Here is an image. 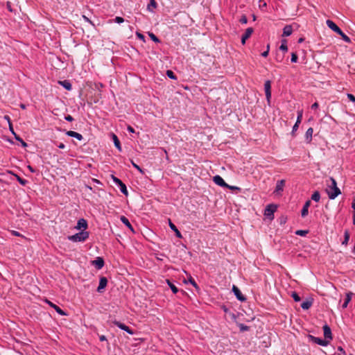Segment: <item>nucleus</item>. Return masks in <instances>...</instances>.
<instances>
[{
  "instance_id": "45",
  "label": "nucleus",
  "mask_w": 355,
  "mask_h": 355,
  "mask_svg": "<svg viewBox=\"0 0 355 355\" xmlns=\"http://www.w3.org/2000/svg\"><path fill=\"white\" fill-rule=\"evenodd\" d=\"M189 282L193 286L196 288H198V284H196V282H195V280L193 279V278L192 277H189Z\"/></svg>"
},
{
  "instance_id": "38",
  "label": "nucleus",
  "mask_w": 355,
  "mask_h": 355,
  "mask_svg": "<svg viewBox=\"0 0 355 355\" xmlns=\"http://www.w3.org/2000/svg\"><path fill=\"white\" fill-rule=\"evenodd\" d=\"M338 35L342 37V39H343L345 42H347V43L351 42V40H350V38H349L347 35H345V34L343 32V31H341V33H339Z\"/></svg>"
},
{
  "instance_id": "41",
  "label": "nucleus",
  "mask_w": 355,
  "mask_h": 355,
  "mask_svg": "<svg viewBox=\"0 0 355 355\" xmlns=\"http://www.w3.org/2000/svg\"><path fill=\"white\" fill-rule=\"evenodd\" d=\"M298 60V56L297 55L296 53H291V62L293 63H296Z\"/></svg>"
},
{
  "instance_id": "23",
  "label": "nucleus",
  "mask_w": 355,
  "mask_h": 355,
  "mask_svg": "<svg viewBox=\"0 0 355 355\" xmlns=\"http://www.w3.org/2000/svg\"><path fill=\"white\" fill-rule=\"evenodd\" d=\"M293 33V28L291 25H286L283 28V37L290 36Z\"/></svg>"
},
{
  "instance_id": "24",
  "label": "nucleus",
  "mask_w": 355,
  "mask_h": 355,
  "mask_svg": "<svg viewBox=\"0 0 355 355\" xmlns=\"http://www.w3.org/2000/svg\"><path fill=\"white\" fill-rule=\"evenodd\" d=\"M7 172L8 173H10V174L13 175L16 178V179L18 181V182L20 184H21L22 186H25L28 183V180H26V179L21 178L20 176H19L18 175L14 173L13 172L10 171H8Z\"/></svg>"
},
{
  "instance_id": "62",
  "label": "nucleus",
  "mask_w": 355,
  "mask_h": 355,
  "mask_svg": "<svg viewBox=\"0 0 355 355\" xmlns=\"http://www.w3.org/2000/svg\"><path fill=\"white\" fill-rule=\"evenodd\" d=\"M28 168L32 173H35V170L32 166H28Z\"/></svg>"
},
{
  "instance_id": "35",
  "label": "nucleus",
  "mask_w": 355,
  "mask_h": 355,
  "mask_svg": "<svg viewBox=\"0 0 355 355\" xmlns=\"http://www.w3.org/2000/svg\"><path fill=\"white\" fill-rule=\"evenodd\" d=\"M148 34L150 38L155 43H159L161 42L160 40L154 33L148 32Z\"/></svg>"
},
{
  "instance_id": "6",
  "label": "nucleus",
  "mask_w": 355,
  "mask_h": 355,
  "mask_svg": "<svg viewBox=\"0 0 355 355\" xmlns=\"http://www.w3.org/2000/svg\"><path fill=\"white\" fill-rule=\"evenodd\" d=\"M112 323L115 326L120 328L121 329L125 331L128 334H129L130 335H133L135 334V332L132 329H131L129 327H128L127 325H125V324H123L119 321L114 320L112 321Z\"/></svg>"
},
{
  "instance_id": "64",
  "label": "nucleus",
  "mask_w": 355,
  "mask_h": 355,
  "mask_svg": "<svg viewBox=\"0 0 355 355\" xmlns=\"http://www.w3.org/2000/svg\"><path fill=\"white\" fill-rule=\"evenodd\" d=\"M352 207L353 208L354 210H355V196L352 203Z\"/></svg>"
},
{
  "instance_id": "7",
  "label": "nucleus",
  "mask_w": 355,
  "mask_h": 355,
  "mask_svg": "<svg viewBox=\"0 0 355 355\" xmlns=\"http://www.w3.org/2000/svg\"><path fill=\"white\" fill-rule=\"evenodd\" d=\"M232 292L234 293V295L236 296V299L241 302H245L246 301V297L244 295L242 294L240 289L235 285H233L232 286Z\"/></svg>"
},
{
  "instance_id": "48",
  "label": "nucleus",
  "mask_w": 355,
  "mask_h": 355,
  "mask_svg": "<svg viewBox=\"0 0 355 355\" xmlns=\"http://www.w3.org/2000/svg\"><path fill=\"white\" fill-rule=\"evenodd\" d=\"M114 21L117 24H121L124 21V19L121 17H116Z\"/></svg>"
},
{
  "instance_id": "26",
  "label": "nucleus",
  "mask_w": 355,
  "mask_h": 355,
  "mask_svg": "<svg viewBox=\"0 0 355 355\" xmlns=\"http://www.w3.org/2000/svg\"><path fill=\"white\" fill-rule=\"evenodd\" d=\"M313 304V300H306L301 304V307L304 310L309 309Z\"/></svg>"
},
{
  "instance_id": "33",
  "label": "nucleus",
  "mask_w": 355,
  "mask_h": 355,
  "mask_svg": "<svg viewBox=\"0 0 355 355\" xmlns=\"http://www.w3.org/2000/svg\"><path fill=\"white\" fill-rule=\"evenodd\" d=\"M279 49L286 52L288 51V46H287V40H282V44L279 46Z\"/></svg>"
},
{
  "instance_id": "14",
  "label": "nucleus",
  "mask_w": 355,
  "mask_h": 355,
  "mask_svg": "<svg viewBox=\"0 0 355 355\" xmlns=\"http://www.w3.org/2000/svg\"><path fill=\"white\" fill-rule=\"evenodd\" d=\"M253 31H254V30L251 27L248 28L245 30V33L241 37V43H242V44H245V41L251 36V35L252 34Z\"/></svg>"
},
{
  "instance_id": "49",
  "label": "nucleus",
  "mask_w": 355,
  "mask_h": 355,
  "mask_svg": "<svg viewBox=\"0 0 355 355\" xmlns=\"http://www.w3.org/2000/svg\"><path fill=\"white\" fill-rule=\"evenodd\" d=\"M269 49H270V45H269V44H268V45H267V49H266V51H265L264 52H263V53H261V55H262L263 57H267V56H268V53H269Z\"/></svg>"
},
{
  "instance_id": "60",
  "label": "nucleus",
  "mask_w": 355,
  "mask_h": 355,
  "mask_svg": "<svg viewBox=\"0 0 355 355\" xmlns=\"http://www.w3.org/2000/svg\"><path fill=\"white\" fill-rule=\"evenodd\" d=\"M58 146L60 149H63L65 148V145L63 143H60Z\"/></svg>"
},
{
  "instance_id": "27",
  "label": "nucleus",
  "mask_w": 355,
  "mask_h": 355,
  "mask_svg": "<svg viewBox=\"0 0 355 355\" xmlns=\"http://www.w3.org/2000/svg\"><path fill=\"white\" fill-rule=\"evenodd\" d=\"M352 293H351V292L346 293V297H345V302L342 305L343 309H346L347 307L349 302L352 300Z\"/></svg>"
},
{
  "instance_id": "20",
  "label": "nucleus",
  "mask_w": 355,
  "mask_h": 355,
  "mask_svg": "<svg viewBox=\"0 0 355 355\" xmlns=\"http://www.w3.org/2000/svg\"><path fill=\"white\" fill-rule=\"evenodd\" d=\"M58 84L62 86L65 89L70 91L72 89V85L69 80H59Z\"/></svg>"
},
{
  "instance_id": "63",
  "label": "nucleus",
  "mask_w": 355,
  "mask_h": 355,
  "mask_svg": "<svg viewBox=\"0 0 355 355\" xmlns=\"http://www.w3.org/2000/svg\"><path fill=\"white\" fill-rule=\"evenodd\" d=\"M9 128H10V131L15 135V133L13 130L12 125L11 123H9Z\"/></svg>"
},
{
  "instance_id": "42",
  "label": "nucleus",
  "mask_w": 355,
  "mask_h": 355,
  "mask_svg": "<svg viewBox=\"0 0 355 355\" xmlns=\"http://www.w3.org/2000/svg\"><path fill=\"white\" fill-rule=\"evenodd\" d=\"M292 297L293 298L294 301L295 302H300L301 300V298L299 296V295L295 293V292H293L292 295H291Z\"/></svg>"
},
{
  "instance_id": "34",
  "label": "nucleus",
  "mask_w": 355,
  "mask_h": 355,
  "mask_svg": "<svg viewBox=\"0 0 355 355\" xmlns=\"http://www.w3.org/2000/svg\"><path fill=\"white\" fill-rule=\"evenodd\" d=\"M237 326L239 327V328L241 332L246 331L250 329L249 326H247L243 323H238Z\"/></svg>"
},
{
  "instance_id": "50",
  "label": "nucleus",
  "mask_w": 355,
  "mask_h": 355,
  "mask_svg": "<svg viewBox=\"0 0 355 355\" xmlns=\"http://www.w3.org/2000/svg\"><path fill=\"white\" fill-rule=\"evenodd\" d=\"M83 19H84L85 21H87V22L89 23V24H92L93 26H95V25L94 24V23H93V22H92V21H91V20H90L87 17H86L85 15H83Z\"/></svg>"
},
{
  "instance_id": "40",
  "label": "nucleus",
  "mask_w": 355,
  "mask_h": 355,
  "mask_svg": "<svg viewBox=\"0 0 355 355\" xmlns=\"http://www.w3.org/2000/svg\"><path fill=\"white\" fill-rule=\"evenodd\" d=\"M131 163L133 167L138 170L140 172V173H141L142 175L144 174V171L139 165L135 164L133 161H131Z\"/></svg>"
},
{
  "instance_id": "2",
  "label": "nucleus",
  "mask_w": 355,
  "mask_h": 355,
  "mask_svg": "<svg viewBox=\"0 0 355 355\" xmlns=\"http://www.w3.org/2000/svg\"><path fill=\"white\" fill-rule=\"evenodd\" d=\"M89 237V232L86 231H81L73 235L69 236L68 239L73 242H83Z\"/></svg>"
},
{
  "instance_id": "53",
  "label": "nucleus",
  "mask_w": 355,
  "mask_h": 355,
  "mask_svg": "<svg viewBox=\"0 0 355 355\" xmlns=\"http://www.w3.org/2000/svg\"><path fill=\"white\" fill-rule=\"evenodd\" d=\"M64 119L69 122H71L74 120L73 118L71 115L65 116Z\"/></svg>"
},
{
  "instance_id": "55",
  "label": "nucleus",
  "mask_w": 355,
  "mask_h": 355,
  "mask_svg": "<svg viewBox=\"0 0 355 355\" xmlns=\"http://www.w3.org/2000/svg\"><path fill=\"white\" fill-rule=\"evenodd\" d=\"M99 340L101 341H107V338L104 335H101V336H99Z\"/></svg>"
},
{
  "instance_id": "18",
  "label": "nucleus",
  "mask_w": 355,
  "mask_h": 355,
  "mask_svg": "<svg viewBox=\"0 0 355 355\" xmlns=\"http://www.w3.org/2000/svg\"><path fill=\"white\" fill-rule=\"evenodd\" d=\"M66 135L69 137H74L79 141H81L83 139V137L81 134L74 132V131H72V130L67 131Z\"/></svg>"
},
{
  "instance_id": "3",
  "label": "nucleus",
  "mask_w": 355,
  "mask_h": 355,
  "mask_svg": "<svg viewBox=\"0 0 355 355\" xmlns=\"http://www.w3.org/2000/svg\"><path fill=\"white\" fill-rule=\"evenodd\" d=\"M277 208V207L276 205H274V204L268 205L264 211V216L270 220L273 219L274 213L276 211Z\"/></svg>"
},
{
  "instance_id": "32",
  "label": "nucleus",
  "mask_w": 355,
  "mask_h": 355,
  "mask_svg": "<svg viewBox=\"0 0 355 355\" xmlns=\"http://www.w3.org/2000/svg\"><path fill=\"white\" fill-rule=\"evenodd\" d=\"M320 199V193L319 191H315L313 192V193L311 196V200L318 202Z\"/></svg>"
},
{
  "instance_id": "31",
  "label": "nucleus",
  "mask_w": 355,
  "mask_h": 355,
  "mask_svg": "<svg viewBox=\"0 0 355 355\" xmlns=\"http://www.w3.org/2000/svg\"><path fill=\"white\" fill-rule=\"evenodd\" d=\"M167 282V284L168 285V286L170 287V288L171 289L172 292L174 293V294H176L178 292V288H177V286L175 285H174L171 282H170V280L167 279L166 280Z\"/></svg>"
},
{
  "instance_id": "10",
  "label": "nucleus",
  "mask_w": 355,
  "mask_h": 355,
  "mask_svg": "<svg viewBox=\"0 0 355 355\" xmlns=\"http://www.w3.org/2000/svg\"><path fill=\"white\" fill-rule=\"evenodd\" d=\"M326 24L330 29L338 35L341 33L342 30L333 21L327 19Z\"/></svg>"
},
{
  "instance_id": "57",
  "label": "nucleus",
  "mask_w": 355,
  "mask_h": 355,
  "mask_svg": "<svg viewBox=\"0 0 355 355\" xmlns=\"http://www.w3.org/2000/svg\"><path fill=\"white\" fill-rule=\"evenodd\" d=\"M12 234L14 235V236H21V234L17 231H12Z\"/></svg>"
},
{
  "instance_id": "37",
  "label": "nucleus",
  "mask_w": 355,
  "mask_h": 355,
  "mask_svg": "<svg viewBox=\"0 0 355 355\" xmlns=\"http://www.w3.org/2000/svg\"><path fill=\"white\" fill-rule=\"evenodd\" d=\"M309 233V230H299L295 232L297 236H305Z\"/></svg>"
},
{
  "instance_id": "46",
  "label": "nucleus",
  "mask_w": 355,
  "mask_h": 355,
  "mask_svg": "<svg viewBox=\"0 0 355 355\" xmlns=\"http://www.w3.org/2000/svg\"><path fill=\"white\" fill-rule=\"evenodd\" d=\"M136 35H137V38L142 40L144 42H146L145 36L142 33H141L139 32H137Z\"/></svg>"
},
{
  "instance_id": "39",
  "label": "nucleus",
  "mask_w": 355,
  "mask_h": 355,
  "mask_svg": "<svg viewBox=\"0 0 355 355\" xmlns=\"http://www.w3.org/2000/svg\"><path fill=\"white\" fill-rule=\"evenodd\" d=\"M15 138L21 144L23 147L27 146V144L19 135L15 134Z\"/></svg>"
},
{
  "instance_id": "5",
  "label": "nucleus",
  "mask_w": 355,
  "mask_h": 355,
  "mask_svg": "<svg viewBox=\"0 0 355 355\" xmlns=\"http://www.w3.org/2000/svg\"><path fill=\"white\" fill-rule=\"evenodd\" d=\"M264 89H265L266 101L268 102V104L270 105V98H271V81L270 80H268L265 81Z\"/></svg>"
},
{
  "instance_id": "4",
  "label": "nucleus",
  "mask_w": 355,
  "mask_h": 355,
  "mask_svg": "<svg viewBox=\"0 0 355 355\" xmlns=\"http://www.w3.org/2000/svg\"><path fill=\"white\" fill-rule=\"evenodd\" d=\"M308 339L310 342L314 343L321 346H327L329 344V340H326L324 338L322 339L321 338L315 337L311 334L308 335Z\"/></svg>"
},
{
  "instance_id": "52",
  "label": "nucleus",
  "mask_w": 355,
  "mask_h": 355,
  "mask_svg": "<svg viewBox=\"0 0 355 355\" xmlns=\"http://www.w3.org/2000/svg\"><path fill=\"white\" fill-rule=\"evenodd\" d=\"M298 127H299V124L295 123V125L293 127V130H292V132H291V134L293 135H294V133L297 130Z\"/></svg>"
},
{
  "instance_id": "16",
  "label": "nucleus",
  "mask_w": 355,
  "mask_h": 355,
  "mask_svg": "<svg viewBox=\"0 0 355 355\" xmlns=\"http://www.w3.org/2000/svg\"><path fill=\"white\" fill-rule=\"evenodd\" d=\"M284 185H285L284 180H278L276 184L275 192L277 193H279L282 191H283Z\"/></svg>"
},
{
  "instance_id": "59",
  "label": "nucleus",
  "mask_w": 355,
  "mask_h": 355,
  "mask_svg": "<svg viewBox=\"0 0 355 355\" xmlns=\"http://www.w3.org/2000/svg\"><path fill=\"white\" fill-rule=\"evenodd\" d=\"M283 60V56L280 57L279 55H277L276 57V60L278 62H281Z\"/></svg>"
},
{
  "instance_id": "8",
  "label": "nucleus",
  "mask_w": 355,
  "mask_h": 355,
  "mask_svg": "<svg viewBox=\"0 0 355 355\" xmlns=\"http://www.w3.org/2000/svg\"><path fill=\"white\" fill-rule=\"evenodd\" d=\"M92 265L95 266L97 270H101L105 265V261L103 257H98L94 260L92 261Z\"/></svg>"
},
{
  "instance_id": "17",
  "label": "nucleus",
  "mask_w": 355,
  "mask_h": 355,
  "mask_svg": "<svg viewBox=\"0 0 355 355\" xmlns=\"http://www.w3.org/2000/svg\"><path fill=\"white\" fill-rule=\"evenodd\" d=\"M120 220L132 232H135L132 225L130 224L129 220L125 216H121Z\"/></svg>"
},
{
  "instance_id": "19",
  "label": "nucleus",
  "mask_w": 355,
  "mask_h": 355,
  "mask_svg": "<svg viewBox=\"0 0 355 355\" xmlns=\"http://www.w3.org/2000/svg\"><path fill=\"white\" fill-rule=\"evenodd\" d=\"M310 205H311V200H307L303 207H302V209L301 211V215L302 217H305L308 215L309 214V207H310Z\"/></svg>"
},
{
  "instance_id": "43",
  "label": "nucleus",
  "mask_w": 355,
  "mask_h": 355,
  "mask_svg": "<svg viewBox=\"0 0 355 355\" xmlns=\"http://www.w3.org/2000/svg\"><path fill=\"white\" fill-rule=\"evenodd\" d=\"M112 179L117 186L121 185V184L123 182L120 179L114 175H112Z\"/></svg>"
},
{
  "instance_id": "9",
  "label": "nucleus",
  "mask_w": 355,
  "mask_h": 355,
  "mask_svg": "<svg viewBox=\"0 0 355 355\" xmlns=\"http://www.w3.org/2000/svg\"><path fill=\"white\" fill-rule=\"evenodd\" d=\"M322 329L324 332V339L330 342V340H331L333 338L331 328L327 324H325L323 326Z\"/></svg>"
},
{
  "instance_id": "29",
  "label": "nucleus",
  "mask_w": 355,
  "mask_h": 355,
  "mask_svg": "<svg viewBox=\"0 0 355 355\" xmlns=\"http://www.w3.org/2000/svg\"><path fill=\"white\" fill-rule=\"evenodd\" d=\"M157 6V4L155 0H151V1H150V3L147 6V9L150 12H153V9L156 8Z\"/></svg>"
},
{
  "instance_id": "54",
  "label": "nucleus",
  "mask_w": 355,
  "mask_h": 355,
  "mask_svg": "<svg viewBox=\"0 0 355 355\" xmlns=\"http://www.w3.org/2000/svg\"><path fill=\"white\" fill-rule=\"evenodd\" d=\"M226 188L230 189V190H240V188L236 187V186H230L228 184V187H227Z\"/></svg>"
},
{
  "instance_id": "22",
  "label": "nucleus",
  "mask_w": 355,
  "mask_h": 355,
  "mask_svg": "<svg viewBox=\"0 0 355 355\" xmlns=\"http://www.w3.org/2000/svg\"><path fill=\"white\" fill-rule=\"evenodd\" d=\"M112 138L114 141L115 147L119 150V151L121 152L122 150V148H121V143H120L119 138L114 133H112Z\"/></svg>"
},
{
  "instance_id": "13",
  "label": "nucleus",
  "mask_w": 355,
  "mask_h": 355,
  "mask_svg": "<svg viewBox=\"0 0 355 355\" xmlns=\"http://www.w3.org/2000/svg\"><path fill=\"white\" fill-rule=\"evenodd\" d=\"M107 284V279L105 277H101L99 280V284L96 289L97 292L102 293L103 290Z\"/></svg>"
},
{
  "instance_id": "28",
  "label": "nucleus",
  "mask_w": 355,
  "mask_h": 355,
  "mask_svg": "<svg viewBox=\"0 0 355 355\" xmlns=\"http://www.w3.org/2000/svg\"><path fill=\"white\" fill-rule=\"evenodd\" d=\"M350 234L349 230H345L344 232V240L342 241V245L347 246L349 241Z\"/></svg>"
},
{
  "instance_id": "36",
  "label": "nucleus",
  "mask_w": 355,
  "mask_h": 355,
  "mask_svg": "<svg viewBox=\"0 0 355 355\" xmlns=\"http://www.w3.org/2000/svg\"><path fill=\"white\" fill-rule=\"evenodd\" d=\"M166 76L172 79V80H177V76L175 75L173 71L171 70H167L166 71Z\"/></svg>"
},
{
  "instance_id": "11",
  "label": "nucleus",
  "mask_w": 355,
  "mask_h": 355,
  "mask_svg": "<svg viewBox=\"0 0 355 355\" xmlns=\"http://www.w3.org/2000/svg\"><path fill=\"white\" fill-rule=\"evenodd\" d=\"M213 181L216 184H217L220 187H222L224 188L228 187V184L225 182V180L223 179V178L218 175H216L214 177Z\"/></svg>"
},
{
  "instance_id": "25",
  "label": "nucleus",
  "mask_w": 355,
  "mask_h": 355,
  "mask_svg": "<svg viewBox=\"0 0 355 355\" xmlns=\"http://www.w3.org/2000/svg\"><path fill=\"white\" fill-rule=\"evenodd\" d=\"M169 227L175 232V236L178 238L180 239V238L182 237V234L180 233V232L178 230L177 227L171 221V220H169Z\"/></svg>"
},
{
  "instance_id": "56",
  "label": "nucleus",
  "mask_w": 355,
  "mask_h": 355,
  "mask_svg": "<svg viewBox=\"0 0 355 355\" xmlns=\"http://www.w3.org/2000/svg\"><path fill=\"white\" fill-rule=\"evenodd\" d=\"M319 105L317 102L314 103L312 105H311V109L313 110H315L318 107Z\"/></svg>"
},
{
  "instance_id": "47",
  "label": "nucleus",
  "mask_w": 355,
  "mask_h": 355,
  "mask_svg": "<svg viewBox=\"0 0 355 355\" xmlns=\"http://www.w3.org/2000/svg\"><path fill=\"white\" fill-rule=\"evenodd\" d=\"M241 24H245L248 23V18L245 15H243L239 20Z\"/></svg>"
},
{
  "instance_id": "51",
  "label": "nucleus",
  "mask_w": 355,
  "mask_h": 355,
  "mask_svg": "<svg viewBox=\"0 0 355 355\" xmlns=\"http://www.w3.org/2000/svg\"><path fill=\"white\" fill-rule=\"evenodd\" d=\"M338 351L339 352H340V354L339 355H346V352L343 349V348L342 347H338Z\"/></svg>"
},
{
  "instance_id": "61",
  "label": "nucleus",
  "mask_w": 355,
  "mask_h": 355,
  "mask_svg": "<svg viewBox=\"0 0 355 355\" xmlns=\"http://www.w3.org/2000/svg\"><path fill=\"white\" fill-rule=\"evenodd\" d=\"M4 119H5L6 120H7V121H8V123H11L10 118V116H9L6 115V116H4Z\"/></svg>"
},
{
  "instance_id": "30",
  "label": "nucleus",
  "mask_w": 355,
  "mask_h": 355,
  "mask_svg": "<svg viewBox=\"0 0 355 355\" xmlns=\"http://www.w3.org/2000/svg\"><path fill=\"white\" fill-rule=\"evenodd\" d=\"M118 187H119L120 191L123 194H124L125 196H128V191L127 187L123 182H122L121 184V185H119Z\"/></svg>"
},
{
  "instance_id": "21",
  "label": "nucleus",
  "mask_w": 355,
  "mask_h": 355,
  "mask_svg": "<svg viewBox=\"0 0 355 355\" xmlns=\"http://www.w3.org/2000/svg\"><path fill=\"white\" fill-rule=\"evenodd\" d=\"M313 133V129L312 128H308L305 133V139L306 143L309 144L312 141V136Z\"/></svg>"
},
{
  "instance_id": "44",
  "label": "nucleus",
  "mask_w": 355,
  "mask_h": 355,
  "mask_svg": "<svg viewBox=\"0 0 355 355\" xmlns=\"http://www.w3.org/2000/svg\"><path fill=\"white\" fill-rule=\"evenodd\" d=\"M302 119V111H299L297 112V120H296L295 123L300 125V123H301Z\"/></svg>"
},
{
  "instance_id": "58",
  "label": "nucleus",
  "mask_w": 355,
  "mask_h": 355,
  "mask_svg": "<svg viewBox=\"0 0 355 355\" xmlns=\"http://www.w3.org/2000/svg\"><path fill=\"white\" fill-rule=\"evenodd\" d=\"M127 130H128V132H132V133H134V132H135V130H134V128H133L132 126H130V125H128V126Z\"/></svg>"
},
{
  "instance_id": "1",
  "label": "nucleus",
  "mask_w": 355,
  "mask_h": 355,
  "mask_svg": "<svg viewBox=\"0 0 355 355\" xmlns=\"http://www.w3.org/2000/svg\"><path fill=\"white\" fill-rule=\"evenodd\" d=\"M329 180L331 184L328 185V188L326 189V191L329 199L334 200L341 193V191L340 189L337 187V182L336 180L333 178H330Z\"/></svg>"
},
{
  "instance_id": "12",
  "label": "nucleus",
  "mask_w": 355,
  "mask_h": 355,
  "mask_svg": "<svg viewBox=\"0 0 355 355\" xmlns=\"http://www.w3.org/2000/svg\"><path fill=\"white\" fill-rule=\"evenodd\" d=\"M46 302L52 308H53L55 309V311L60 315H67V313L64 311H63L61 308H60L58 306H57L56 304H53V302H51V301L46 300Z\"/></svg>"
},
{
  "instance_id": "15",
  "label": "nucleus",
  "mask_w": 355,
  "mask_h": 355,
  "mask_svg": "<svg viewBox=\"0 0 355 355\" xmlns=\"http://www.w3.org/2000/svg\"><path fill=\"white\" fill-rule=\"evenodd\" d=\"M76 228L77 230H81V229H83V230H85L87 228V222L85 219L84 218H80L78 220L77 222V225L76 226Z\"/></svg>"
}]
</instances>
